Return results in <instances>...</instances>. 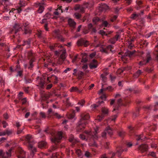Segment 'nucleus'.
Listing matches in <instances>:
<instances>
[{
  "mask_svg": "<svg viewBox=\"0 0 158 158\" xmlns=\"http://www.w3.org/2000/svg\"><path fill=\"white\" fill-rule=\"evenodd\" d=\"M81 118L80 121L78 122V125L77 127V130L80 131L79 130H81L85 127V126L87 124V121H85L88 119L90 116L88 114L86 113H81L80 114Z\"/></svg>",
  "mask_w": 158,
  "mask_h": 158,
  "instance_id": "1",
  "label": "nucleus"
},
{
  "mask_svg": "<svg viewBox=\"0 0 158 158\" xmlns=\"http://www.w3.org/2000/svg\"><path fill=\"white\" fill-rule=\"evenodd\" d=\"M36 83L38 84L37 86H40L43 88L44 87L45 84L44 78L43 77H38L36 78Z\"/></svg>",
  "mask_w": 158,
  "mask_h": 158,
  "instance_id": "2",
  "label": "nucleus"
},
{
  "mask_svg": "<svg viewBox=\"0 0 158 158\" xmlns=\"http://www.w3.org/2000/svg\"><path fill=\"white\" fill-rule=\"evenodd\" d=\"M62 133L61 131L58 132L57 134L56 137L54 138H52L51 139V141L52 142L56 143H58L60 141V140L62 138Z\"/></svg>",
  "mask_w": 158,
  "mask_h": 158,
  "instance_id": "3",
  "label": "nucleus"
},
{
  "mask_svg": "<svg viewBox=\"0 0 158 158\" xmlns=\"http://www.w3.org/2000/svg\"><path fill=\"white\" fill-rule=\"evenodd\" d=\"M21 29L22 27L20 24L19 23H15L13 26L11 32L16 34Z\"/></svg>",
  "mask_w": 158,
  "mask_h": 158,
  "instance_id": "4",
  "label": "nucleus"
},
{
  "mask_svg": "<svg viewBox=\"0 0 158 158\" xmlns=\"http://www.w3.org/2000/svg\"><path fill=\"white\" fill-rule=\"evenodd\" d=\"M120 38V35L118 34H117L113 37L110 38L108 41V43L110 44H114Z\"/></svg>",
  "mask_w": 158,
  "mask_h": 158,
  "instance_id": "5",
  "label": "nucleus"
},
{
  "mask_svg": "<svg viewBox=\"0 0 158 158\" xmlns=\"http://www.w3.org/2000/svg\"><path fill=\"white\" fill-rule=\"evenodd\" d=\"M11 149H10L8 152H6L4 154H3L2 150H0V156L3 157V158H9L11 156Z\"/></svg>",
  "mask_w": 158,
  "mask_h": 158,
  "instance_id": "6",
  "label": "nucleus"
},
{
  "mask_svg": "<svg viewBox=\"0 0 158 158\" xmlns=\"http://www.w3.org/2000/svg\"><path fill=\"white\" fill-rule=\"evenodd\" d=\"M138 149L141 153H143L148 151V146L146 144H142L139 146Z\"/></svg>",
  "mask_w": 158,
  "mask_h": 158,
  "instance_id": "7",
  "label": "nucleus"
},
{
  "mask_svg": "<svg viewBox=\"0 0 158 158\" xmlns=\"http://www.w3.org/2000/svg\"><path fill=\"white\" fill-rule=\"evenodd\" d=\"M98 66L97 61L96 60L94 59L89 65V68L90 69H92L96 68Z\"/></svg>",
  "mask_w": 158,
  "mask_h": 158,
  "instance_id": "8",
  "label": "nucleus"
},
{
  "mask_svg": "<svg viewBox=\"0 0 158 158\" xmlns=\"http://www.w3.org/2000/svg\"><path fill=\"white\" fill-rule=\"evenodd\" d=\"M20 155L18 156V158H25V152L21 148H20L19 150Z\"/></svg>",
  "mask_w": 158,
  "mask_h": 158,
  "instance_id": "9",
  "label": "nucleus"
},
{
  "mask_svg": "<svg viewBox=\"0 0 158 158\" xmlns=\"http://www.w3.org/2000/svg\"><path fill=\"white\" fill-rule=\"evenodd\" d=\"M87 42V41H85L83 39H81L77 41V44L78 46H81L84 44L85 47H86L87 45L85 44Z\"/></svg>",
  "mask_w": 158,
  "mask_h": 158,
  "instance_id": "10",
  "label": "nucleus"
},
{
  "mask_svg": "<svg viewBox=\"0 0 158 158\" xmlns=\"http://www.w3.org/2000/svg\"><path fill=\"white\" fill-rule=\"evenodd\" d=\"M101 112L102 114L104 116L105 115H107L108 114L109 110L106 107H103L101 109Z\"/></svg>",
  "mask_w": 158,
  "mask_h": 158,
  "instance_id": "11",
  "label": "nucleus"
},
{
  "mask_svg": "<svg viewBox=\"0 0 158 158\" xmlns=\"http://www.w3.org/2000/svg\"><path fill=\"white\" fill-rule=\"evenodd\" d=\"M47 146V143L45 141H42L39 142L38 143V146L40 148H43L46 147Z\"/></svg>",
  "mask_w": 158,
  "mask_h": 158,
  "instance_id": "12",
  "label": "nucleus"
},
{
  "mask_svg": "<svg viewBox=\"0 0 158 158\" xmlns=\"http://www.w3.org/2000/svg\"><path fill=\"white\" fill-rule=\"evenodd\" d=\"M135 52V50L132 51L127 50L124 53V56H128L129 57H131Z\"/></svg>",
  "mask_w": 158,
  "mask_h": 158,
  "instance_id": "13",
  "label": "nucleus"
},
{
  "mask_svg": "<svg viewBox=\"0 0 158 158\" xmlns=\"http://www.w3.org/2000/svg\"><path fill=\"white\" fill-rule=\"evenodd\" d=\"M26 138L27 141L28 143V144H29L30 143H34L31 135H28L26 136Z\"/></svg>",
  "mask_w": 158,
  "mask_h": 158,
  "instance_id": "14",
  "label": "nucleus"
},
{
  "mask_svg": "<svg viewBox=\"0 0 158 158\" xmlns=\"http://www.w3.org/2000/svg\"><path fill=\"white\" fill-rule=\"evenodd\" d=\"M51 78H53V79H54L55 80V81H54V83L55 84L57 83L58 82V79L57 77L54 75H51V77H47V80L48 81V83L51 82V81L49 80V79Z\"/></svg>",
  "mask_w": 158,
  "mask_h": 158,
  "instance_id": "15",
  "label": "nucleus"
},
{
  "mask_svg": "<svg viewBox=\"0 0 158 158\" xmlns=\"http://www.w3.org/2000/svg\"><path fill=\"white\" fill-rule=\"evenodd\" d=\"M34 143H30L29 144H28V148L29 150H30L33 153H34L36 151V148L34 147L33 145Z\"/></svg>",
  "mask_w": 158,
  "mask_h": 158,
  "instance_id": "16",
  "label": "nucleus"
},
{
  "mask_svg": "<svg viewBox=\"0 0 158 158\" xmlns=\"http://www.w3.org/2000/svg\"><path fill=\"white\" fill-rule=\"evenodd\" d=\"M67 56V55L66 54V49H64L62 53L60 55V57L62 60H65Z\"/></svg>",
  "mask_w": 158,
  "mask_h": 158,
  "instance_id": "17",
  "label": "nucleus"
},
{
  "mask_svg": "<svg viewBox=\"0 0 158 158\" xmlns=\"http://www.w3.org/2000/svg\"><path fill=\"white\" fill-rule=\"evenodd\" d=\"M70 91L71 92H77V93H80L81 92V91L79 90L77 87H72L70 89Z\"/></svg>",
  "mask_w": 158,
  "mask_h": 158,
  "instance_id": "18",
  "label": "nucleus"
},
{
  "mask_svg": "<svg viewBox=\"0 0 158 158\" xmlns=\"http://www.w3.org/2000/svg\"><path fill=\"white\" fill-rule=\"evenodd\" d=\"M68 23L70 27H74L76 25V22L71 19H68Z\"/></svg>",
  "mask_w": 158,
  "mask_h": 158,
  "instance_id": "19",
  "label": "nucleus"
},
{
  "mask_svg": "<svg viewBox=\"0 0 158 158\" xmlns=\"http://www.w3.org/2000/svg\"><path fill=\"white\" fill-rule=\"evenodd\" d=\"M24 33L25 34H30L31 33V31L29 27L26 26H24Z\"/></svg>",
  "mask_w": 158,
  "mask_h": 158,
  "instance_id": "20",
  "label": "nucleus"
},
{
  "mask_svg": "<svg viewBox=\"0 0 158 158\" xmlns=\"http://www.w3.org/2000/svg\"><path fill=\"white\" fill-rule=\"evenodd\" d=\"M76 152L78 157L80 158H83V154L81 150L78 149H77L76 150Z\"/></svg>",
  "mask_w": 158,
  "mask_h": 158,
  "instance_id": "21",
  "label": "nucleus"
},
{
  "mask_svg": "<svg viewBox=\"0 0 158 158\" xmlns=\"http://www.w3.org/2000/svg\"><path fill=\"white\" fill-rule=\"evenodd\" d=\"M127 148L125 149L124 150H123L122 148H120L119 149H117V151L116 152V154H117L118 157H119L121 156L122 153L124 151H127Z\"/></svg>",
  "mask_w": 158,
  "mask_h": 158,
  "instance_id": "22",
  "label": "nucleus"
},
{
  "mask_svg": "<svg viewBox=\"0 0 158 158\" xmlns=\"http://www.w3.org/2000/svg\"><path fill=\"white\" fill-rule=\"evenodd\" d=\"M38 5L39 6V7L37 11L39 13H41L44 10V6L41 5V3H39Z\"/></svg>",
  "mask_w": 158,
  "mask_h": 158,
  "instance_id": "23",
  "label": "nucleus"
},
{
  "mask_svg": "<svg viewBox=\"0 0 158 158\" xmlns=\"http://www.w3.org/2000/svg\"><path fill=\"white\" fill-rule=\"evenodd\" d=\"M106 131L107 133L110 136H111L113 135V131L109 127H107L106 129Z\"/></svg>",
  "mask_w": 158,
  "mask_h": 158,
  "instance_id": "24",
  "label": "nucleus"
},
{
  "mask_svg": "<svg viewBox=\"0 0 158 158\" xmlns=\"http://www.w3.org/2000/svg\"><path fill=\"white\" fill-rule=\"evenodd\" d=\"M77 75L78 76V78L79 79H82V77L84 75V73L81 71H79L77 73Z\"/></svg>",
  "mask_w": 158,
  "mask_h": 158,
  "instance_id": "25",
  "label": "nucleus"
},
{
  "mask_svg": "<svg viewBox=\"0 0 158 158\" xmlns=\"http://www.w3.org/2000/svg\"><path fill=\"white\" fill-rule=\"evenodd\" d=\"M142 73V72L141 70H138L133 75L134 77L135 78H138Z\"/></svg>",
  "mask_w": 158,
  "mask_h": 158,
  "instance_id": "26",
  "label": "nucleus"
},
{
  "mask_svg": "<svg viewBox=\"0 0 158 158\" xmlns=\"http://www.w3.org/2000/svg\"><path fill=\"white\" fill-rule=\"evenodd\" d=\"M84 156L87 158H89L92 157V154L88 151H86L84 154Z\"/></svg>",
  "mask_w": 158,
  "mask_h": 158,
  "instance_id": "27",
  "label": "nucleus"
},
{
  "mask_svg": "<svg viewBox=\"0 0 158 158\" xmlns=\"http://www.w3.org/2000/svg\"><path fill=\"white\" fill-rule=\"evenodd\" d=\"M52 114L53 116H55L56 118L58 119H60L63 117L61 116L60 114L57 113H55L54 112H53Z\"/></svg>",
  "mask_w": 158,
  "mask_h": 158,
  "instance_id": "28",
  "label": "nucleus"
},
{
  "mask_svg": "<svg viewBox=\"0 0 158 158\" xmlns=\"http://www.w3.org/2000/svg\"><path fill=\"white\" fill-rule=\"evenodd\" d=\"M107 50H108L109 53L110 52H111L112 53H114L115 52L114 51H112V49L113 48V47L110 45H109L106 47Z\"/></svg>",
  "mask_w": 158,
  "mask_h": 158,
  "instance_id": "29",
  "label": "nucleus"
},
{
  "mask_svg": "<svg viewBox=\"0 0 158 158\" xmlns=\"http://www.w3.org/2000/svg\"><path fill=\"white\" fill-rule=\"evenodd\" d=\"M100 51L102 53H104L106 54L109 53L108 50L106 47V48H102L100 50Z\"/></svg>",
  "mask_w": 158,
  "mask_h": 158,
  "instance_id": "30",
  "label": "nucleus"
},
{
  "mask_svg": "<svg viewBox=\"0 0 158 158\" xmlns=\"http://www.w3.org/2000/svg\"><path fill=\"white\" fill-rule=\"evenodd\" d=\"M104 103L103 101H98V104H94L93 105V106L94 108H96L97 107H98L101 104Z\"/></svg>",
  "mask_w": 158,
  "mask_h": 158,
  "instance_id": "31",
  "label": "nucleus"
},
{
  "mask_svg": "<svg viewBox=\"0 0 158 158\" xmlns=\"http://www.w3.org/2000/svg\"><path fill=\"white\" fill-rule=\"evenodd\" d=\"M34 60L32 58L29 61V64L30 66L28 67V68L29 69L32 68L33 66V62H34Z\"/></svg>",
  "mask_w": 158,
  "mask_h": 158,
  "instance_id": "32",
  "label": "nucleus"
},
{
  "mask_svg": "<svg viewBox=\"0 0 158 158\" xmlns=\"http://www.w3.org/2000/svg\"><path fill=\"white\" fill-rule=\"evenodd\" d=\"M139 16V15L134 13L131 15V18L135 19L138 18Z\"/></svg>",
  "mask_w": 158,
  "mask_h": 158,
  "instance_id": "33",
  "label": "nucleus"
},
{
  "mask_svg": "<svg viewBox=\"0 0 158 158\" xmlns=\"http://www.w3.org/2000/svg\"><path fill=\"white\" fill-rule=\"evenodd\" d=\"M6 130V135H11L13 132V131L11 130H9L8 128Z\"/></svg>",
  "mask_w": 158,
  "mask_h": 158,
  "instance_id": "34",
  "label": "nucleus"
},
{
  "mask_svg": "<svg viewBox=\"0 0 158 158\" xmlns=\"http://www.w3.org/2000/svg\"><path fill=\"white\" fill-rule=\"evenodd\" d=\"M51 17V15L49 13H46L44 16V18L46 20L50 19Z\"/></svg>",
  "mask_w": 158,
  "mask_h": 158,
  "instance_id": "35",
  "label": "nucleus"
},
{
  "mask_svg": "<svg viewBox=\"0 0 158 158\" xmlns=\"http://www.w3.org/2000/svg\"><path fill=\"white\" fill-rule=\"evenodd\" d=\"M104 117V116L103 115H99L97 117V120L99 122L101 121L102 120Z\"/></svg>",
  "mask_w": 158,
  "mask_h": 158,
  "instance_id": "36",
  "label": "nucleus"
},
{
  "mask_svg": "<svg viewBox=\"0 0 158 158\" xmlns=\"http://www.w3.org/2000/svg\"><path fill=\"white\" fill-rule=\"evenodd\" d=\"M99 19L98 17H95L93 18V21L95 24H96L99 21Z\"/></svg>",
  "mask_w": 158,
  "mask_h": 158,
  "instance_id": "37",
  "label": "nucleus"
},
{
  "mask_svg": "<svg viewBox=\"0 0 158 158\" xmlns=\"http://www.w3.org/2000/svg\"><path fill=\"white\" fill-rule=\"evenodd\" d=\"M8 4V3H7L6 5L4 6L3 9V12L8 11L9 10V7L7 6Z\"/></svg>",
  "mask_w": 158,
  "mask_h": 158,
  "instance_id": "38",
  "label": "nucleus"
},
{
  "mask_svg": "<svg viewBox=\"0 0 158 158\" xmlns=\"http://www.w3.org/2000/svg\"><path fill=\"white\" fill-rule=\"evenodd\" d=\"M19 5L20 7L24 6H25V2L23 1L20 0L19 2Z\"/></svg>",
  "mask_w": 158,
  "mask_h": 158,
  "instance_id": "39",
  "label": "nucleus"
},
{
  "mask_svg": "<svg viewBox=\"0 0 158 158\" xmlns=\"http://www.w3.org/2000/svg\"><path fill=\"white\" fill-rule=\"evenodd\" d=\"M30 44V40H28L26 41H23V44H22L23 46H24L26 45H27L29 46Z\"/></svg>",
  "mask_w": 158,
  "mask_h": 158,
  "instance_id": "40",
  "label": "nucleus"
},
{
  "mask_svg": "<svg viewBox=\"0 0 158 158\" xmlns=\"http://www.w3.org/2000/svg\"><path fill=\"white\" fill-rule=\"evenodd\" d=\"M64 60L61 59L60 57L59 58L57 62V63L59 64H61L63 63Z\"/></svg>",
  "mask_w": 158,
  "mask_h": 158,
  "instance_id": "41",
  "label": "nucleus"
},
{
  "mask_svg": "<svg viewBox=\"0 0 158 158\" xmlns=\"http://www.w3.org/2000/svg\"><path fill=\"white\" fill-rule=\"evenodd\" d=\"M118 135L121 137H123L125 135V132L123 131H121L119 132Z\"/></svg>",
  "mask_w": 158,
  "mask_h": 158,
  "instance_id": "42",
  "label": "nucleus"
},
{
  "mask_svg": "<svg viewBox=\"0 0 158 158\" xmlns=\"http://www.w3.org/2000/svg\"><path fill=\"white\" fill-rule=\"evenodd\" d=\"M117 116L118 115L117 114H115L111 116L110 118V119H111V121H115V120L117 118Z\"/></svg>",
  "mask_w": 158,
  "mask_h": 158,
  "instance_id": "43",
  "label": "nucleus"
},
{
  "mask_svg": "<svg viewBox=\"0 0 158 158\" xmlns=\"http://www.w3.org/2000/svg\"><path fill=\"white\" fill-rule=\"evenodd\" d=\"M101 78H102V80L104 81H105L106 80V76L104 74H102L100 75Z\"/></svg>",
  "mask_w": 158,
  "mask_h": 158,
  "instance_id": "44",
  "label": "nucleus"
},
{
  "mask_svg": "<svg viewBox=\"0 0 158 158\" xmlns=\"http://www.w3.org/2000/svg\"><path fill=\"white\" fill-rule=\"evenodd\" d=\"M113 88L111 86H109L106 88L104 89V90H108L109 91H111L113 90Z\"/></svg>",
  "mask_w": 158,
  "mask_h": 158,
  "instance_id": "45",
  "label": "nucleus"
},
{
  "mask_svg": "<svg viewBox=\"0 0 158 158\" xmlns=\"http://www.w3.org/2000/svg\"><path fill=\"white\" fill-rule=\"evenodd\" d=\"M85 101L84 100H82L78 102V104L81 105V106H83L85 103Z\"/></svg>",
  "mask_w": 158,
  "mask_h": 158,
  "instance_id": "46",
  "label": "nucleus"
},
{
  "mask_svg": "<svg viewBox=\"0 0 158 158\" xmlns=\"http://www.w3.org/2000/svg\"><path fill=\"white\" fill-rule=\"evenodd\" d=\"M74 15L77 19H79L81 17V15L78 13H76L74 14Z\"/></svg>",
  "mask_w": 158,
  "mask_h": 158,
  "instance_id": "47",
  "label": "nucleus"
},
{
  "mask_svg": "<svg viewBox=\"0 0 158 158\" xmlns=\"http://www.w3.org/2000/svg\"><path fill=\"white\" fill-rule=\"evenodd\" d=\"M74 140V139L73 137V136L71 134L70 135L69 138V140L70 142H72L73 141V140Z\"/></svg>",
  "mask_w": 158,
  "mask_h": 158,
  "instance_id": "48",
  "label": "nucleus"
},
{
  "mask_svg": "<svg viewBox=\"0 0 158 158\" xmlns=\"http://www.w3.org/2000/svg\"><path fill=\"white\" fill-rule=\"evenodd\" d=\"M108 24V23L106 21H104L102 23V25L105 27H107Z\"/></svg>",
  "mask_w": 158,
  "mask_h": 158,
  "instance_id": "49",
  "label": "nucleus"
},
{
  "mask_svg": "<svg viewBox=\"0 0 158 158\" xmlns=\"http://www.w3.org/2000/svg\"><path fill=\"white\" fill-rule=\"evenodd\" d=\"M40 116L43 118H45L46 117L45 113L44 112H40Z\"/></svg>",
  "mask_w": 158,
  "mask_h": 158,
  "instance_id": "50",
  "label": "nucleus"
},
{
  "mask_svg": "<svg viewBox=\"0 0 158 158\" xmlns=\"http://www.w3.org/2000/svg\"><path fill=\"white\" fill-rule=\"evenodd\" d=\"M23 71H19L18 72L17 74V76H19L20 77H22L23 75Z\"/></svg>",
  "mask_w": 158,
  "mask_h": 158,
  "instance_id": "51",
  "label": "nucleus"
},
{
  "mask_svg": "<svg viewBox=\"0 0 158 158\" xmlns=\"http://www.w3.org/2000/svg\"><path fill=\"white\" fill-rule=\"evenodd\" d=\"M25 82L27 84L28 83H31L32 81V80L30 79H25Z\"/></svg>",
  "mask_w": 158,
  "mask_h": 158,
  "instance_id": "52",
  "label": "nucleus"
},
{
  "mask_svg": "<svg viewBox=\"0 0 158 158\" xmlns=\"http://www.w3.org/2000/svg\"><path fill=\"white\" fill-rule=\"evenodd\" d=\"M2 123L3 125V127L4 128H5L8 125V124L6 123V121H3L2 122Z\"/></svg>",
  "mask_w": 158,
  "mask_h": 158,
  "instance_id": "53",
  "label": "nucleus"
},
{
  "mask_svg": "<svg viewBox=\"0 0 158 158\" xmlns=\"http://www.w3.org/2000/svg\"><path fill=\"white\" fill-rule=\"evenodd\" d=\"M16 10H17V12L18 13H20L22 11V10L21 8V7L18 6L16 7Z\"/></svg>",
  "mask_w": 158,
  "mask_h": 158,
  "instance_id": "54",
  "label": "nucleus"
},
{
  "mask_svg": "<svg viewBox=\"0 0 158 158\" xmlns=\"http://www.w3.org/2000/svg\"><path fill=\"white\" fill-rule=\"evenodd\" d=\"M0 84H1L2 85H4V81L3 80L2 78L1 77H0Z\"/></svg>",
  "mask_w": 158,
  "mask_h": 158,
  "instance_id": "55",
  "label": "nucleus"
},
{
  "mask_svg": "<svg viewBox=\"0 0 158 158\" xmlns=\"http://www.w3.org/2000/svg\"><path fill=\"white\" fill-rule=\"evenodd\" d=\"M96 55V52H93L89 55V57L91 58H93Z\"/></svg>",
  "mask_w": 158,
  "mask_h": 158,
  "instance_id": "56",
  "label": "nucleus"
},
{
  "mask_svg": "<svg viewBox=\"0 0 158 158\" xmlns=\"http://www.w3.org/2000/svg\"><path fill=\"white\" fill-rule=\"evenodd\" d=\"M87 59L86 57L83 58L81 61V62L82 63H85L87 61Z\"/></svg>",
  "mask_w": 158,
  "mask_h": 158,
  "instance_id": "57",
  "label": "nucleus"
},
{
  "mask_svg": "<svg viewBox=\"0 0 158 158\" xmlns=\"http://www.w3.org/2000/svg\"><path fill=\"white\" fill-rule=\"evenodd\" d=\"M22 102V104H24L27 102V99L26 98H24L21 100Z\"/></svg>",
  "mask_w": 158,
  "mask_h": 158,
  "instance_id": "58",
  "label": "nucleus"
},
{
  "mask_svg": "<svg viewBox=\"0 0 158 158\" xmlns=\"http://www.w3.org/2000/svg\"><path fill=\"white\" fill-rule=\"evenodd\" d=\"M6 135V130L4 131L0 132V136H4Z\"/></svg>",
  "mask_w": 158,
  "mask_h": 158,
  "instance_id": "59",
  "label": "nucleus"
},
{
  "mask_svg": "<svg viewBox=\"0 0 158 158\" xmlns=\"http://www.w3.org/2000/svg\"><path fill=\"white\" fill-rule=\"evenodd\" d=\"M107 134L106 131V130H105L102 133V137L104 138H106V134Z\"/></svg>",
  "mask_w": 158,
  "mask_h": 158,
  "instance_id": "60",
  "label": "nucleus"
},
{
  "mask_svg": "<svg viewBox=\"0 0 158 158\" xmlns=\"http://www.w3.org/2000/svg\"><path fill=\"white\" fill-rule=\"evenodd\" d=\"M99 33L102 35H106L105 32L103 30H100L99 32ZM106 35H107V34H106Z\"/></svg>",
  "mask_w": 158,
  "mask_h": 158,
  "instance_id": "61",
  "label": "nucleus"
},
{
  "mask_svg": "<svg viewBox=\"0 0 158 158\" xmlns=\"http://www.w3.org/2000/svg\"><path fill=\"white\" fill-rule=\"evenodd\" d=\"M52 86V84H50L47 86L46 89H50Z\"/></svg>",
  "mask_w": 158,
  "mask_h": 158,
  "instance_id": "62",
  "label": "nucleus"
},
{
  "mask_svg": "<svg viewBox=\"0 0 158 158\" xmlns=\"http://www.w3.org/2000/svg\"><path fill=\"white\" fill-rule=\"evenodd\" d=\"M147 63L145 61H141L139 62V64L140 65H145Z\"/></svg>",
  "mask_w": 158,
  "mask_h": 158,
  "instance_id": "63",
  "label": "nucleus"
},
{
  "mask_svg": "<svg viewBox=\"0 0 158 158\" xmlns=\"http://www.w3.org/2000/svg\"><path fill=\"white\" fill-rule=\"evenodd\" d=\"M142 135H139V136H137V138H136V140L137 141H139L140 140H142V139H141V138H142Z\"/></svg>",
  "mask_w": 158,
  "mask_h": 158,
  "instance_id": "64",
  "label": "nucleus"
}]
</instances>
